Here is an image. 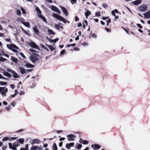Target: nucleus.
<instances>
[{
    "label": "nucleus",
    "instance_id": "nucleus-1",
    "mask_svg": "<svg viewBox=\"0 0 150 150\" xmlns=\"http://www.w3.org/2000/svg\"><path fill=\"white\" fill-rule=\"evenodd\" d=\"M7 47L9 50H12L13 52L18 53V51L16 49H18L19 48L16 45L13 43H11L10 44L7 45Z\"/></svg>",
    "mask_w": 150,
    "mask_h": 150
},
{
    "label": "nucleus",
    "instance_id": "nucleus-2",
    "mask_svg": "<svg viewBox=\"0 0 150 150\" xmlns=\"http://www.w3.org/2000/svg\"><path fill=\"white\" fill-rule=\"evenodd\" d=\"M7 47L9 50H12L13 52L18 53V51L16 49H18L19 48L16 45L13 43H11L10 44L7 45Z\"/></svg>",
    "mask_w": 150,
    "mask_h": 150
},
{
    "label": "nucleus",
    "instance_id": "nucleus-3",
    "mask_svg": "<svg viewBox=\"0 0 150 150\" xmlns=\"http://www.w3.org/2000/svg\"><path fill=\"white\" fill-rule=\"evenodd\" d=\"M52 16L53 17L56 18L57 19L59 20L62 21L64 23H70L69 21H67L65 19H64L63 17L56 13H54L52 14Z\"/></svg>",
    "mask_w": 150,
    "mask_h": 150
},
{
    "label": "nucleus",
    "instance_id": "nucleus-4",
    "mask_svg": "<svg viewBox=\"0 0 150 150\" xmlns=\"http://www.w3.org/2000/svg\"><path fill=\"white\" fill-rule=\"evenodd\" d=\"M35 9L37 12V14L38 17L42 19L44 22H46V20L45 18L42 15H41L42 12L38 7H36L35 6Z\"/></svg>",
    "mask_w": 150,
    "mask_h": 150
},
{
    "label": "nucleus",
    "instance_id": "nucleus-5",
    "mask_svg": "<svg viewBox=\"0 0 150 150\" xmlns=\"http://www.w3.org/2000/svg\"><path fill=\"white\" fill-rule=\"evenodd\" d=\"M39 55L38 54H33L30 57V59L33 63L39 60Z\"/></svg>",
    "mask_w": 150,
    "mask_h": 150
},
{
    "label": "nucleus",
    "instance_id": "nucleus-6",
    "mask_svg": "<svg viewBox=\"0 0 150 150\" xmlns=\"http://www.w3.org/2000/svg\"><path fill=\"white\" fill-rule=\"evenodd\" d=\"M8 89L5 87H0V93L3 97L6 96V93L8 92Z\"/></svg>",
    "mask_w": 150,
    "mask_h": 150
},
{
    "label": "nucleus",
    "instance_id": "nucleus-7",
    "mask_svg": "<svg viewBox=\"0 0 150 150\" xmlns=\"http://www.w3.org/2000/svg\"><path fill=\"white\" fill-rule=\"evenodd\" d=\"M147 6L146 5L144 4L139 6L138 7V9L140 11H145L147 10Z\"/></svg>",
    "mask_w": 150,
    "mask_h": 150
},
{
    "label": "nucleus",
    "instance_id": "nucleus-8",
    "mask_svg": "<svg viewBox=\"0 0 150 150\" xmlns=\"http://www.w3.org/2000/svg\"><path fill=\"white\" fill-rule=\"evenodd\" d=\"M29 45L31 47L36 49H39V47L36 43L32 41L28 43Z\"/></svg>",
    "mask_w": 150,
    "mask_h": 150
},
{
    "label": "nucleus",
    "instance_id": "nucleus-9",
    "mask_svg": "<svg viewBox=\"0 0 150 150\" xmlns=\"http://www.w3.org/2000/svg\"><path fill=\"white\" fill-rule=\"evenodd\" d=\"M51 9L53 11L57 12L59 14L61 13V12L59 9L56 6L52 5L51 7Z\"/></svg>",
    "mask_w": 150,
    "mask_h": 150
},
{
    "label": "nucleus",
    "instance_id": "nucleus-10",
    "mask_svg": "<svg viewBox=\"0 0 150 150\" xmlns=\"http://www.w3.org/2000/svg\"><path fill=\"white\" fill-rule=\"evenodd\" d=\"M68 140L69 141H74V138L76 137L75 135L73 134H70L67 135Z\"/></svg>",
    "mask_w": 150,
    "mask_h": 150
},
{
    "label": "nucleus",
    "instance_id": "nucleus-11",
    "mask_svg": "<svg viewBox=\"0 0 150 150\" xmlns=\"http://www.w3.org/2000/svg\"><path fill=\"white\" fill-rule=\"evenodd\" d=\"M30 143L33 145L35 144H38L41 143L40 141L37 139H33L31 142H30Z\"/></svg>",
    "mask_w": 150,
    "mask_h": 150
},
{
    "label": "nucleus",
    "instance_id": "nucleus-12",
    "mask_svg": "<svg viewBox=\"0 0 150 150\" xmlns=\"http://www.w3.org/2000/svg\"><path fill=\"white\" fill-rule=\"evenodd\" d=\"M60 8H61V9L62 10L63 13L66 16L68 15V13L66 8L61 6H60Z\"/></svg>",
    "mask_w": 150,
    "mask_h": 150
},
{
    "label": "nucleus",
    "instance_id": "nucleus-13",
    "mask_svg": "<svg viewBox=\"0 0 150 150\" xmlns=\"http://www.w3.org/2000/svg\"><path fill=\"white\" fill-rule=\"evenodd\" d=\"M33 30L34 33L38 35H39L40 32L37 28V26L35 25V27L33 28Z\"/></svg>",
    "mask_w": 150,
    "mask_h": 150
},
{
    "label": "nucleus",
    "instance_id": "nucleus-14",
    "mask_svg": "<svg viewBox=\"0 0 150 150\" xmlns=\"http://www.w3.org/2000/svg\"><path fill=\"white\" fill-rule=\"evenodd\" d=\"M91 147L94 150H97L100 148V146L97 144H92Z\"/></svg>",
    "mask_w": 150,
    "mask_h": 150
},
{
    "label": "nucleus",
    "instance_id": "nucleus-15",
    "mask_svg": "<svg viewBox=\"0 0 150 150\" xmlns=\"http://www.w3.org/2000/svg\"><path fill=\"white\" fill-rule=\"evenodd\" d=\"M142 2L141 0H136L134 1H132V4L134 5H138L139 4Z\"/></svg>",
    "mask_w": 150,
    "mask_h": 150
},
{
    "label": "nucleus",
    "instance_id": "nucleus-16",
    "mask_svg": "<svg viewBox=\"0 0 150 150\" xmlns=\"http://www.w3.org/2000/svg\"><path fill=\"white\" fill-rule=\"evenodd\" d=\"M74 142L67 143L66 144V147L68 149H69L70 147H73L74 145Z\"/></svg>",
    "mask_w": 150,
    "mask_h": 150
},
{
    "label": "nucleus",
    "instance_id": "nucleus-17",
    "mask_svg": "<svg viewBox=\"0 0 150 150\" xmlns=\"http://www.w3.org/2000/svg\"><path fill=\"white\" fill-rule=\"evenodd\" d=\"M144 17L146 18H150V10L144 13Z\"/></svg>",
    "mask_w": 150,
    "mask_h": 150
},
{
    "label": "nucleus",
    "instance_id": "nucleus-18",
    "mask_svg": "<svg viewBox=\"0 0 150 150\" xmlns=\"http://www.w3.org/2000/svg\"><path fill=\"white\" fill-rule=\"evenodd\" d=\"M19 69L20 73L22 74H24L25 73L26 70L24 68L22 67H19Z\"/></svg>",
    "mask_w": 150,
    "mask_h": 150
},
{
    "label": "nucleus",
    "instance_id": "nucleus-19",
    "mask_svg": "<svg viewBox=\"0 0 150 150\" xmlns=\"http://www.w3.org/2000/svg\"><path fill=\"white\" fill-rule=\"evenodd\" d=\"M3 75L4 76H6L9 78H11V77L12 76L11 74L8 72H6L5 71H3Z\"/></svg>",
    "mask_w": 150,
    "mask_h": 150
},
{
    "label": "nucleus",
    "instance_id": "nucleus-20",
    "mask_svg": "<svg viewBox=\"0 0 150 150\" xmlns=\"http://www.w3.org/2000/svg\"><path fill=\"white\" fill-rule=\"evenodd\" d=\"M12 74H13V77L14 78H17L20 77L14 71H13Z\"/></svg>",
    "mask_w": 150,
    "mask_h": 150
},
{
    "label": "nucleus",
    "instance_id": "nucleus-21",
    "mask_svg": "<svg viewBox=\"0 0 150 150\" xmlns=\"http://www.w3.org/2000/svg\"><path fill=\"white\" fill-rule=\"evenodd\" d=\"M47 32L49 35H54L55 34V33L52 30L49 29H48Z\"/></svg>",
    "mask_w": 150,
    "mask_h": 150
},
{
    "label": "nucleus",
    "instance_id": "nucleus-22",
    "mask_svg": "<svg viewBox=\"0 0 150 150\" xmlns=\"http://www.w3.org/2000/svg\"><path fill=\"white\" fill-rule=\"evenodd\" d=\"M23 24L26 27L28 28H30V24L28 22H24L23 23Z\"/></svg>",
    "mask_w": 150,
    "mask_h": 150
},
{
    "label": "nucleus",
    "instance_id": "nucleus-23",
    "mask_svg": "<svg viewBox=\"0 0 150 150\" xmlns=\"http://www.w3.org/2000/svg\"><path fill=\"white\" fill-rule=\"evenodd\" d=\"M91 14V12L90 11L87 10L86 12L85 13V15L86 16V18L87 19L88 16Z\"/></svg>",
    "mask_w": 150,
    "mask_h": 150
},
{
    "label": "nucleus",
    "instance_id": "nucleus-24",
    "mask_svg": "<svg viewBox=\"0 0 150 150\" xmlns=\"http://www.w3.org/2000/svg\"><path fill=\"white\" fill-rule=\"evenodd\" d=\"M25 66L26 67L28 68H33L34 67L33 65L29 63L26 64Z\"/></svg>",
    "mask_w": 150,
    "mask_h": 150
},
{
    "label": "nucleus",
    "instance_id": "nucleus-25",
    "mask_svg": "<svg viewBox=\"0 0 150 150\" xmlns=\"http://www.w3.org/2000/svg\"><path fill=\"white\" fill-rule=\"evenodd\" d=\"M52 150H57V147L56 144L54 143L52 146Z\"/></svg>",
    "mask_w": 150,
    "mask_h": 150
},
{
    "label": "nucleus",
    "instance_id": "nucleus-26",
    "mask_svg": "<svg viewBox=\"0 0 150 150\" xmlns=\"http://www.w3.org/2000/svg\"><path fill=\"white\" fill-rule=\"evenodd\" d=\"M47 45L51 51H53L55 49V48L53 47L51 45Z\"/></svg>",
    "mask_w": 150,
    "mask_h": 150
},
{
    "label": "nucleus",
    "instance_id": "nucleus-27",
    "mask_svg": "<svg viewBox=\"0 0 150 150\" xmlns=\"http://www.w3.org/2000/svg\"><path fill=\"white\" fill-rule=\"evenodd\" d=\"M17 141L19 142L21 144H23L24 142V139L23 138H20L18 139Z\"/></svg>",
    "mask_w": 150,
    "mask_h": 150
},
{
    "label": "nucleus",
    "instance_id": "nucleus-28",
    "mask_svg": "<svg viewBox=\"0 0 150 150\" xmlns=\"http://www.w3.org/2000/svg\"><path fill=\"white\" fill-rule=\"evenodd\" d=\"M38 149V146H33L30 149V150H36Z\"/></svg>",
    "mask_w": 150,
    "mask_h": 150
},
{
    "label": "nucleus",
    "instance_id": "nucleus-29",
    "mask_svg": "<svg viewBox=\"0 0 150 150\" xmlns=\"http://www.w3.org/2000/svg\"><path fill=\"white\" fill-rule=\"evenodd\" d=\"M8 145H9V148L10 149H11L13 150H16L17 149L16 147H14L13 148H12L11 146H12V144L11 143H8Z\"/></svg>",
    "mask_w": 150,
    "mask_h": 150
},
{
    "label": "nucleus",
    "instance_id": "nucleus-30",
    "mask_svg": "<svg viewBox=\"0 0 150 150\" xmlns=\"http://www.w3.org/2000/svg\"><path fill=\"white\" fill-rule=\"evenodd\" d=\"M29 50L30 51L33 52V53H38V51H37L35 50H34L33 49H30Z\"/></svg>",
    "mask_w": 150,
    "mask_h": 150
},
{
    "label": "nucleus",
    "instance_id": "nucleus-31",
    "mask_svg": "<svg viewBox=\"0 0 150 150\" xmlns=\"http://www.w3.org/2000/svg\"><path fill=\"white\" fill-rule=\"evenodd\" d=\"M11 60L16 63H17L18 61L17 59L13 57L12 58Z\"/></svg>",
    "mask_w": 150,
    "mask_h": 150
},
{
    "label": "nucleus",
    "instance_id": "nucleus-32",
    "mask_svg": "<svg viewBox=\"0 0 150 150\" xmlns=\"http://www.w3.org/2000/svg\"><path fill=\"white\" fill-rule=\"evenodd\" d=\"M16 13L17 15L18 16H21V12L20 10L19 9H17L16 10Z\"/></svg>",
    "mask_w": 150,
    "mask_h": 150
},
{
    "label": "nucleus",
    "instance_id": "nucleus-33",
    "mask_svg": "<svg viewBox=\"0 0 150 150\" xmlns=\"http://www.w3.org/2000/svg\"><path fill=\"white\" fill-rule=\"evenodd\" d=\"M7 84V82L4 81H0V85L4 86Z\"/></svg>",
    "mask_w": 150,
    "mask_h": 150
},
{
    "label": "nucleus",
    "instance_id": "nucleus-34",
    "mask_svg": "<svg viewBox=\"0 0 150 150\" xmlns=\"http://www.w3.org/2000/svg\"><path fill=\"white\" fill-rule=\"evenodd\" d=\"M83 142H82V143L83 144H88V141H87L86 140H83Z\"/></svg>",
    "mask_w": 150,
    "mask_h": 150
},
{
    "label": "nucleus",
    "instance_id": "nucleus-35",
    "mask_svg": "<svg viewBox=\"0 0 150 150\" xmlns=\"http://www.w3.org/2000/svg\"><path fill=\"white\" fill-rule=\"evenodd\" d=\"M55 28H56L57 29V30H59L60 28V26L59 24H54Z\"/></svg>",
    "mask_w": 150,
    "mask_h": 150
},
{
    "label": "nucleus",
    "instance_id": "nucleus-36",
    "mask_svg": "<svg viewBox=\"0 0 150 150\" xmlns=\"http://www.w3.org/2000/svg\"><path fill=\"white\" fill-rule=\"evenodd\" d=\"M21 9L22 11V13L23 14H25L26 13V12L24 9L23 8L21 7Z\"/></svg>",
    "mask_w": 150,
    "mask_h": 150
},
{
    "label": "nucleus",
    "instance_id": "nucleus-37",
    "mask_svg": "<svg viewBox=\"0 0 150 150\" xmlns=\"http://www.w3.org/2000/svg\"><path fill=\"white\" fill-rule=\"evenodd\" d=\"M76 45V44L75 43L72 44L71 45L68 44L67 45V46L68 47H70V46H71L74 47V46H75Z\"/></svg>",
    "mask_w": 150,
    "mask_h": 150
},
{
    "label": "nucleus",
    "instance_id": "nucleus-38",
    "mask_svg": "<svg viewBox=\"0 0 150 150\" xmlns=\"http://www.w3.org/2000/svg\"><path fill=\"white\" fill-rule=\"evenodd\" d=\"M6 59L4 58L3 57H0V61H6Z\"/></svg>",
    "mask_w": 150,
    "mask_h": 150
},
{
    "label": "nucleus",
    "instance_id": "nucleus-39",
    "mask_svg": "<svg viewBox=\"0 0 150 150\" xmlns=\"http://www.w3.org/2000/svg\"><path fill=\"white\" fill-rule=\"evenodd\" d=\"M96 15L97 16H101L100 12H96Z\"/></svg>",
    "mask_w": 150,
    "mask_h": 150
},
{
    "label": "nucleus",
    "instance_id": "nucleus-40",
    "mask_svg": "<svg viewBox=\"0 0 150 150\" xmlns=\"http://www.w3.org/2000/svg\"><path fill=\"white\" fill-rule=\"evenodd\" d=\"M82 147V145L81 144H78L77 146V148L78 149H80Z\"/></svg>",
    "mask_w": 150,
    "mask_h": 150
},
{
    "label": "nucleus",
    "instance_id": "nucleus-41",
    "mask_svg": "<svg viewBox=\"0 0 150 150\" xmlns=\"http://www.w3.org/2000/svg\"><path fill=\"white\" fill-rule=\"evenodd\" d=\"M81 45L83 46H86L88 45L87 42H84L83 43L81 44Z\"/></svg>",
    "mask_w": 150,
    "mask_h": 150
},
{
    "label": "nucleus",
    "instance_id": "nucleus-42",
    "mask_svg": "<svg viewBox=\"0 0 150 150\" xmlns=\"http://www.w3.org/2000/svg\"><path fill=\"white\" fill-rule=\"evenodd\" d=\"M92 36L94 38H96L97 37V35L95 33H93L92 35Z\"/></svg>",
    "mask_w": 150,
    "mask_h": 150
},
{
    "label": "nucleus",
    "instance_id": "nucleus-43",
    "mask_svg": "<svg viewBox=\"0 0 150 150\" xmlns=\"http://www.w3.org/2000/svg\"><path fill=\"white\" fill-rule=\"evenodd\" d=\"M8 139V138L7 137H4L2 139V141H7Z\"/></svg>",
    "mask_w": 150,
    "mask_h": 150
},
{
    "label": "nucleus",
    "instance_id": "nucleus-44",
    "mask_svg": "<svg viewBox=\"0 0 150 150\" xmlns=\"http://www.w3.org/2000/svg\"><path fill=\"white\" fill-rule=\"evenodd\" d=\"M25 92L22 91H21L19 93V95H23L24 94Z\"/></svg>",
    "mask_w": 150,
    "mask_h": 150
},
{
    "label": "nucleus",
    "instance_id": "nucleus-45",
    "mask_svg": "<svg viewBox=\"0 0 150 150\" xmlns=\"http://www.w3.org/2000/svg\"><path fill=\"white\" fill-rule=\"evenodd\" d=\"M6 109L8 111H9V110L11 109V107L10 105H9L8 106L6 107Z\"/></svg>",
    "mask_w": 150,
    "mask_h": 150
},
{
    "label": "nucleus",
    "instance_id": "nucleus-46",
    "mask_svg": "<svg viewBox=\"0 0 150 150\" xmlns=\"http://www.w3.org/2000/svg\"><path fill=\"white\" fill-rule=\"evenodd\" d=\"M20 54L21 55L24 59H25V58H26V57H25V55L23 53H22V52H20Z\"/></svg>",
    "mask_w": 150,
    "mask_h": 150
},
{
    "label": "nucleus",
    "instance_id": "nucleus-47",
    "mask_svg": "<svg viewBox=\"0 0 150 150\" xmlns=\"http://www.w3.org/2000/svg\"><path fill=\"white\" fill-rule=\"evenodd\" d=\"M105 29L107 32H110L111 31L108 28L105 27Z\"/></svg>",
    "mask_w": 150,
    "mask_h": 150
},
{
    "label": "nucleus",
    "instance_id": "nucleus-48",
    "mask_svg": "<svg viewBox=\"0 0 150 150\" xmlns=\"http://www.w3.org/2000/svg\"><path fill=\"white\" fill-rule=\"evenodd\" d=\"M5 40L7 42H12V41H11V40L10 39H9V38H7V39H6Z\"/></svg>",
    "mask_w": 150,
    "mask_h": 150
},
{
    "label": "nucleus",
    "instance_id": "nucleus-49",
    "mask_svg": "<svg viewBox=\"0 0 150 150\" xmlns=\"http://www.w3.org/2000/svg\"><path fill=\"white\" fill-rule=\"evenodd\" d=\"M11 106H12L13 107H14L15 106V103L14 101H13L11 102Z\"/></svg>",
    "mask_w": 150,
    "mask_h": 150
},
{
    "label": "nucleus",
    "instance_id": "nucleus-50",
    "mask_svg": "<svg viewBox=\"0 0 150 150\" xmlns=\"http://www.w3.org/2000/svg\"><path fill=\"white\" fill-rule=\"evenodd\" d=\"M102 6L105 8H106L108 6L106 4H103L102 5Z\"/></svg>",
    "mask_w": 150,
    "mask_h": 150
},
{
    "label": "nucleus",
    "instance_id": "nucleus-51",
    "mask_svg": "<svg viewBox=\"0 0 150 150\" xmlns=\"http://www.w3.org/2000/svg\"><path fill=\"white\" fill-rule=\"evenodd\" d=\"M112 11H114V12H115V13H118L119 14H120V13L117 10V9H115L114 10H113Z\"/></svg>",
    "mask_w": 150,
    "mask_h": 150
},
{
    "label": "nucleus",
    "instance_id": "nucleus-52",
    "mask_svg": "<svg viewBox=\"0 0 150 150\" xmlns=\"http://www.w3.org/2000/svg\"><path fill=\"white\" fill-rule=\"evenodd\" d=\"M65 49L61 51L60 52V54H63L65 52Z\"/></svg>",
    "mask_w": 150,
    "mask_h": 150
},
{
    "label": "nucleus",
    "instance_id": "nucleus-53",
    "mask_svg": "<svg viewBox=\"0 0 150 150\" xmlns=\"http://www.w3.org/2000/svg\"><path fill=\"white\" fill-rule=\"evenodd\" d=\"M137 25L140 28H142V26L139 24H137Z\"/></svg>",
    "mask_w": 150,
    "mask_h": 150
},
{
    "label": "nucleus",
    "instance_id": "nucleus-54",
    "mask_svg": "<svg viewBox=\"0 0 150 150\" xmlns=\"http://www.w3.org/2000/svg\"><path fill=\"white\" fill-rule=\"evenodd\" d=\"M6 71L8 72H10L11 73H12V72H13V71L12 70H11V69H6Z\"/></svg>",
    "mask_w": 150,
    "mask_h": 150
},
{
    "label": "nucleus",
    "instance_id": "nucleus-55",
    "mask_svg": "<svg viewBox=\"0 0 150 150\" xmlns=\"http://www.w3.org/2000/svg\"><path fill=\"white\" fill-rule=\"evenodd\" d=\"M28 144H26L25 145V147L24 148L26 150H29L28 149Z\"/></svg>",
    "mask_w": 150,
    "mask_h": 150
},
{
    "label": "nucleus",
    "instance_id": "nucleus-56",
    "mask_svg": "<svg viewBox=\"0 0 150 150\" xmlns=\"http://www.w3.org/2000/svg\"><path fill=\"white\" fill-rule=\"evenodd\" d=\"M79 20V19L77 16H76L75 17V21H78Z\"/></svg>",
    "mask_w": 150,
    "mask_h": 150
},
{
    "label": "nucleus",
    "instance_id": "nucleus-57",
    "mask_svg": "<svg viewBox=\"0 0 150 150\" xmlns=\"http://www.w3.org/2000/svg\"><path fill=\"white\" fill-rule=\"evenodd\" d=\"M10 86L11 88H12V89H13L15 88L14 85V84H11L10 85Z\"/></svg>",
    "mask_w": 150,
    "mask_h": 150
},
{
    "label": "nucleus",
    "instance_id": "nucleus-58",
    "mask_svg": "<svg viewBox=\"0 0 150 150\" xmlns=\"http://www.w3.org/2000/svg\"><path fill=\"white\" fill-rule=\"evenodd\" d=\"M65 139L64 137H61L60 139H59V141H62L64 140Z\"/></svg>",
    "mask_w": 150,
    "mask_h": 150
},
{
    "label": "nucleus",
    "instance_id": "nucleus-59",
    "mask_svg": "<svg viewBox=\"0 0 150 150\" xmlns=\"http://www.w3.org/2000/svg\"><path fill=\"white\" fill-rule=\"evenodd\" d=\"M63 144V142H60L59 144V146L60 147L62 146Z\"/></svg>",
    "mask_w": 150,
    "mask_h": 150
},
{
    "label": "nucleus",
    "instance_id": "nucleus-60",
    "mask_svg": "<svg viewBox=\"0 0 150 150\" xmlns=\"http://www.w3.org/2000/svg\"><path fill=\"white\" fill-rule=\"evenodd\" d=\"M40 46L41 47L43 48L44 49L45 47L44 45L42 44H40Z\"/></svg>",
    "mask_w": 150,
    "mask_h": 150
},
{
    "label": "nucleus",
    "instance_id": "nucleus-61",
    "mask_svg": "<svg viewBox=\"0 0 150 150\" xmlns=\"http://www.w3.org/2000/svg\"><path fill=\"white\" fill-rule=\"evenodd\" d=\"M3 104L4 105H6L7 104V103L6 101H4L3 102Z\"/></svg>",
    "mask_w": 150,
    "mask_h": 150
},
{
    "label": "nucleus",
    "instance_id": "nucleus-62",
    "mask_svg": "<svg viewBox=\"0 0 150 150\" xmlns=\"http://www.w3.org/2000/svg\"><path fill=\"white\" fill-rule=\"evenodd\" d=\"M111 13L113 16H115V17L116 16L115 14V12H114V11H112Z\"/></svg>",
    "mask_w": 150,
    "mask_h": 150
},
{
    "label": "nucleus",
    "instance_id": "nucleus-63",
    "mask_svg": "<svg viewBox=\"0 0 150 150\" xmlns=\"http://www.w3.org/2000/svg\"><path fill=\"white\" fill-rule=\"evenodd\" d=\"M59 39L58 38H56L54 40V42H56L57 41L59 40Z\"/></svg>",
    "mask_w": 150,
    "mask_h": 150
},
{
    "label": "nucleus",
    "instance_id": "nucleus-64",
    "mask_svg": "<svg viewBox=\"0 0 150 150\" xmlns=\"http://www.w3.org/2000/svg\"><path fill=\"white\" fill-rule=\"evenodd\" d=\"M81 25H82L81 24V23H78V24L77 25V27H81Z\"/></svg>",
    "mask_w": 150,
    "mask_h": 150
}]
</instances>
